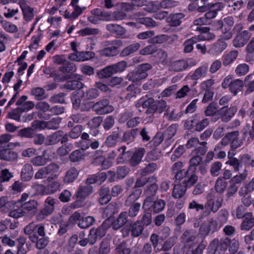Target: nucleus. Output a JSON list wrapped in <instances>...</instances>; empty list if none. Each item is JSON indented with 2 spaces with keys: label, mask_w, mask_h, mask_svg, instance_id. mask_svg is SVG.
I'll return each mask as SVG.
<instances>
[{
  "label": "nucleus",
  "mask_w": 254,
  "mask_h": 254,
  "mask_svg": "<svg viewBox=\"0 0 254 254\" xmlns=\"http://www.w3.org/2000/svg\"><path fill=\"white\" fill-rule=\"evenodd\" d=\"M24 233L29 235V240L35 244V247L38 249H44L49 243V238L46 237L45 225L41 224L36 225L30 223L24 228Z\"/></svg>",
  "instance_id": "obj_1"
},
{
  "label": "nucleus",
  "mask_w": 254,
  "mask_h": 254,
  "mask_svg": "<svg viewBox=\"0 0 254 254\" xmlns=\"http://www.w3.org/2000/svg\"><path fill=\"white\" fill-rule=\"evenodd\" d=\"M221 85L224 89L228 88L229 92L233 96H235L242 91L244 83L242 80L240 79L233 80L232 76L228 75L223 79Z\"/></svg>",
  "instance_id": "obj_2"
},
{
  "label": "nucleus",
  "mask_w": 254,
  "mask_h": 254,
  "mask_svg": "<svg viewBox=\"0 0 254 254\" xmlns=\"http://www.w3.org/2000/svg\"><path fill=\"white\" fill-rule=\"evenodd\" d=\"M215 193H209L206 196V201L204 204V210L202 215L204 217L208 216L211 212L215 213L222 206V199L215 200Z\"/></svg>",
  "instance_id": "obj_3"
},
{
  "label": "nucleus",
  "mask_w": 254,
  "mask_h": 254,
  "mask_svg": "<svg viewBox=\"0 0 254 254\" xmlns=\"http://www.w3.org/2000/svg\"><path fill=\"white\" fill-rule=\"evenodd\" d=\"M127 67L126 61H122L115 64L106 66L97 72L98 77L101 79L107 78L118 72L124 71Z\"/></svg>",
  "instance_id": "obj_4"
},
{
  "label": "nucleus",
  "mask_w": 254,
  "mask_h": 254,
  "mask_svg": "<svg viewBox=\"0 0 254 254\" xmlns=\"http://www.w3.org/2000/svg\"><path fill=\"white\" fill-rule=\"evenodd\" d=\"M152 68V66L150 64H141L127 74V78L132 82H137L145 79L148 75L147 71Z\"/></svg>",
  "instance_id": "obj_5"
},
{
  "label": "nucleus",
  "mask_w": 254,
  "mask_h": 254,
  "mask_svg": "<svg viewBox=\"0 0 254 254\" xmlns=\"http://www.w3.org/2000/svg\"><path fill=\"white\" fill-rule=\"evenodd\" d=\"M228 238L214 239L207 249V254H224L228 249Z\"/></svg>",
  "instance_id": "obj_6"
},
{
  "label": "nucleus",
  "mask_w": 254,
  "mask_h": 254,
  "mask_svg": "<svg viewBox=\"0 0 254 254\" xmlns=\"http://www.w3.org/2000/svg\"><path fill=\"white\" fill-rule=\"evenodd\" d=\"M57 200L52 196H48L45 200L44 208L37 214L36 217L39 221H42L52 214L55 210Z\"/></svg>",
  "instance_id": "obj_7"
},
{
  "label": "nucleus",
  "mask_w": 254,
  "mask_h": 254,
  "mask_svg": "<svg viewBox=\"0 0 254 254\" xmlns=\"http://www.w3.org/2000/svg\"><path fill=\"white\" fill-rule=\"evenodd\" d=\"M60 142L61 144H64L68 142L67 133L62 130H59L48 135L46 137L45 145L47 146L56 145Z\"/></svg>",
  "instance_id": "obj_8"
},
{
  "label": "nucleus",
  "mask_w": 254,
  "mask_h": 254,
  "mask_svg": "<svg viewBox=\"0 0 254 254\" xmlns=\"http://www.w3.org/2000/svg\"><path fill=\"white\" fill-rule=\"evenodd\" d=\"M237 106H223L217 111V114L223 123H228L231 120L237 112Z\"/></svg>",
  "instance_id": "obj_9"
},
{
  "label": "nucleus",
  "mask_w": 254,
  "mask_h": 254,
  "mask_svg": "<svg viewBox=\"0 0 254 254\" xmlns=\"http://www.w3.org/2000/svg\"><path fill=\"white\" fill-rule=\"evenodd\" d=\"M165 204V201L161 199L156 200H150L146 205L145 204V202H143L142 208L144 211L157 213L162 211L164 209Z\"/></svg>",
  "instance_id": "obj_10"
},
{
  "label": "nucleus",
  "mask_w": 254,
  "mask_h": 254,
  "mask_svg": "<svg viewBox=\"0 0 254 254\" xmlns=\"http://www.w3.org/2000/svg\"><path fill=\"white\" fill-rule=\"evenodd\" d=\"M92 109L98 115L108 114L114 110L113 107L110 105L109 100L107 99L97 102L93 105Z\"/></svg>",
  "instance_id": "obj_11"
},
{
  "label": "nucleus",
  "mask_w": 254,
  "mask_h": 254,
  "mask_svg": "<svg viewBox=\"0 0 254 254\" xmlns=\"http://www.w3.org/2000/svg\"><path fill=\"white\" fill-rule=\"evenodd\" d=\"M122 133V130L119 127L114 129L110 135L106 138L104 143L108 147H114L120 141Z\"/></svg>",
  "instance_id": "obj_12"
},
{
  "label": "nucleus",
  "mask_w": 254,
  "mask_h": 254,
  "mask_svg": "<svg viewBox=\"0 0 254 254\" xmlns=\"http://www.w3.org/2000/svg\"><path fill=\"white\" fill-rule=\"evenodd\" d=\"M111 250L110 241L104 239L99 248L93 247L89 250L88 254H109Z\"/></svg>",
  "instance_id": "obj_13"
},
{
  "label": "nucleus",
  "mask_w": 254,
  "mask_h": 254,
  "mask_svg": "<svg viewBox=\"0 0 254 254\" xmlns=\"http://www.w3.org/2000/svg\"><path fill=\"white\" fill-rule=\"evenodd\" d=\"M81 99L83 100V103H86L88 101L96 98L99 95L97 89L95 88H81L77 92Z\"/></svg>",
  "instance_id": "obj_14"
},
{
  "label": "nucleus",
  "mask_w": 254,
  "mask_h": 254,
  "mask_svg": "<svg viewBox=\"0 0 254 254\" xmlns=\"http://www.w3.org/2000/svg\"><path fill=\"white\" fill-rule=\"evenodd\" d=\"M209 64L207 63H204L195 69L191 74H190L191 80L197 81L198 79L204 78L208 73Z\"/></svg>",
  "instance_id": "obj_15"
},
{
  "label": "nucleus",
  "mask_w": 254,
  "mask_h": 254,
  "mask_svg": "<svg viewBox=\"0 0 254 254\" xmlns=\"http://www.w3.org/2000/svg\"><path fill=\"white\" fill-rule=\"evenodd\" d=\"M156 179L153 180L152 182H150V184L147 186V189L145 190L144 192L146 198L144 202H145L146 205L149 200H155L156 194L158 189V186L156 183Z\"/></svg>",
  "instance_id": "obj_16"
},
{
  "label": "nucleus",
  "mask_w": 254,
  "mask_h": 254,
  "mask_svg": "<svg viewBox=\"0 0 254 254\" xmlns=\"http://www.w3.org/2000/svg\"><path fill=\"white\" fill-rule=\"evenodd\" d=\"M251 37V34L245 30L237 35L233 40V46L236 48L243 47Z\"/></svg>",
  "instance_id": "obj_17"
},
{
  "label": "nucleus",
  "mask_w": 254,
  "mask_h": 254,
  "mask_svg": "<svg viewBox=\"0 0 254 254\" xmlns=\"http://www.w3.org/2000/svg\"><path fill=\"white\" fill-rule=\"evenodd\" d=\"M145 153L144 148L140 147L136 149L132 154L129 159V164L131 167H136L142 161V158Z\"/></svg>",
  "instance_id": "obj_18"
},
{
  "label": "nucleus",
  "mask_w": 254,
  "mask_h": 254,
  "mask_svg": "<svg viewBox=\"0 0 254 254\" xmlns=\"http://www.w3.org/2000/svg\"><path fill=\"white\" fill-rule=\"evenodd\" d=\"M79 171L76 168L72 167L65 173L63 181L65 184H70L74 182L79 176Z\"/></svg>",
  "instance_id": "obj_19"
},
{
  "label": "nucleus",
  "mask_w": 254,
  "mask_h": 254,
  "mask_svg": "<svg viewBox=\"0 0 254 254\" xmlns=\"http://www.w3.org/2000/svg\"><path fill=\"white\" fill-rule=\"evenodd\" d=\"M18 153L9 148L0 150V159L7 162H13L17 160Z\"/></svg>",
  "instance_id": "obj_20"
},
{
  "label": "nucleus",
  "mask_w": 254,
  "mask_h": 254,
  "mask_svg": "<svg viewBox=\"0 0 254 254\" xmlns=\"http://www.w3.org/2000/svg\"><path fill=\"white\" fill-rule=\"evenodd\" d=\"M189 66L187 61L184 60H179L171 62L169 65V70L171 71L180 72L186 70Z\"/></svg>",
  "instance_id": "obj_21"
},
{
  "label": "nucleus",
  "mask_w": 254,
  "mask_h": 254,
  "mask_svg": "<svg viewBox=\"0 0 254 254\" xmlns=\"http://www.w3.org/2000/svg\"><path fill=\"white\" fill-rule=\"evenodd\" d=\"M20 6L23 14L24 19L28 22L32 20L34 16V9L28 5L25 0L20 2Z\"/></svg>",
  "instance_id": "obj_22"
},
{
  "label": "nucleus",
  "mask_w": 254,
  "mask_h": 254,
  "mask_svg": "<svg viewBox=\"0 0 254 254\" xmlns=\"http://www.w3.org/2000/svg\"><path fill=\"white\" fill-rule=\"evenodd\" d=\"M227 44L221 40H219L211 45L208 52L212 55L216 56L222 52L227 47Z\"/></svg>",
  "instance_id": "obj_23"
},
{
  "label": "nucleus",
  "mask_w": 254,
  "mask_h": 254,
  "mask_svg": "<svg viewBox=\"0 0 254 254\" xmlns=\"http://www.w3.org/2000/svg\"><path fill=\"white\" fill-rule=\"evenodd\" d=\"M34 175L33 168L31 164H25L21 171L20 178L24 182L30 181Z\"/></svg>",
  "instance_id": "obj_24"
},
{
  "label": "nucleus",
  "mask_w": 254,
  "mask_h": 254,
  "mask_svg": "<svg viewBox=\"0 0 254 254\" xmlns=\"http://www.w3.org/2000/svg\"><path fill=\"white\" fill-rule=\"evenodd\" d=\"M129 216L127 215V212L126 211L122 212L115 220H114L112 224V227L114 230H117L123 226H124L127 222V218Z\"/></svg>",
  "instance_id": "obj_25"
},
{
  "label": "nucleus",
  "mask_w": 254,
  "mask_h": 254,
  "mask_svg": "<svg viewBox=\"0 0 254 254\" xmlns=\"http://www.w3.org/2000/svg\"><path fill=\"white\" fill-rule=\"evenodd\" d=\"M118 151L120 153L116 159L117 164H124L126 161H128L131 155L130 151H127V147L125 145L122 146L118 149Z\"/></svg>",
  "instance_id": "obj_26"
},
{
  "label": "nucleus",
  "mask_w": 254,
  "mask_h": 254,
  "mask_svg": "<svg viewBox=\"0 0 254 254\" xmlns=\"http://www.w3.org/2000/svg\"><path fill=\"white\" fill-rule=\"evenodd\" d=\"M99 203L101 205H104L108 203L111 199V195L110 194V189L107 187H102L99 190Z\"/></svg>",
  "instance_id": "obj_27"
},
{
  "label": "nucleus",
  "mask_w": 254,
  "mask_h": 254,
  "mask_svg": "<svg viewBox=\"0 0 254 254\" xmlns=\"http://www.w3.org/2000/svg\"><path fill=\"white\" fill-rule=\"evenodd\" d=\"M254 226V218L252 212L246 213L243 222L241 224V230L249 231Z\"/></svg>",
  "instance_id": "obj_28"
},
{
  "label": "nucleus",
  "mask_w": 254,
  "mask_h": 254,
  "mask_svg": "<svg viewBox=\"0 0 254 254\" xmlns=\"http://www.w3.org/2000/svg\"><path fill=\"white\" fill-rule=\"evenodd\" d=\"M185 17V14L183 13H176L171 14L169 15L166 20L171 26H179L182 23V19Z\"/></svg>",
  "instance_id": "obj_29"
},
{
  "label": "nucleus",
  "mask_w": 254,
  "mask_h": 254,
  "mask_svg": "<svg viewBox=\"0 0 254 254\" xmlns=\"http://www.w3.org/2000/svg\"><path fill=\"white\" fill-rule=\"evenodd\" d=\"M93 187L91 186H80L75 193L76 197L77 198L84 200L86 197L93 192Z\"/></svg>",
  "instance_id": "obj_30"
},
{
  "label": "nucleus",
  "mask_w": 254,
  "mask_h": 254,
  "mask_svg": "<svg viewBox=\"0 0 254 254\" xmlns=\"http://www.w3.org/2000/svg\"><path fill=\"white\" fill-rule=\"evenodd\" d=\"M106 29L108 31L116 35L118 37L123 36L127 32L125 28L116 24H108L106 25Z\"/></svg>",
  "instance_id": "obj_31"
},
{
  "label": "nucleus",
  "mask_w": 254,
  "mask_h": 254,
  "mask_svg": "<svg viewBox=\"0 0 254 254\" xmlns=\"http://www.w3.org/2000/svg\"><path fill=\"white\" fill-rule=\"evenodd\" d=\"M84 84L78 80H71L66 81L61 87L62 89H66L69 90H73L76 89L80 90L83 88Z\"/></svg>",
  "instance_id": "obj_32"
},
{
  "label": "nucleus",
  "mask_w": 254,
  "mask_h": 254,
  "mask_svg": "<svg viewBox=\"0 0 254 254\" xmlns=\"http://www.w3.org/2000/svg\"><path fill=\"white\" fill-rule=\"evenodd\" d=\"M198 41L199 38L197 36H193L186 40L182 45L183 52L186 54L191 52L194 48L193 45L196 44Z\"/></svg>",
  "instance_id": "obj_33"
},
{
  "label": "nucleus",
  "mask_w": 254,
  "mask_h": 254,
  "mask_svg": "<svg viewBox=\"0 0 254 254\" xmlns=\"http://www.w3.org/2000/svg\"><path fill=\"white\" fill-rule=\"evenodd\" d=\"M138 132V129L137 128L126 131L123 133L122 138V141L127 142V144L134 141Z\"/></svg>",
  "instance_id": "obj_34"
},
{
  "label": "nucleus",
  "mask_w": 254,
  "mask_h": 254,
  "mask_svg": "<svg viewBox=\"0 0 254 254\" xmlns=\"http://www.w3.org/2000/svg\"><path fill=\"white\" fill-rule=\"evenodd\" d=\"M195 239L196 236H195L193 231L190 230H187L185 231L181 237L182 242L185 244L186 247L190 243L191 244H194Z\"/></svg>",
  "instance_id": "obj_35"
},
{
  "label": "nucleus",
  "mask_w": 254,
  "mask_h": 254,
  "mask_svg": "<svg viewBox=\"0 0 254 254\" xmlns=\"http://www.w3.org/2000/svg\"><path fill=\"white\" fill-rule=\"evenodd\" d=\"M238 54L239 53L237 50H233L224 55L222 57L223 65L225 66L230 65L236 60Z\"/></svg>",
  "instance_id": "obj_36"
},
{
  "label": "nucleus",
  "mask_w": 254,
  "mask_h": 254,
  "mask_svg": "<svg viewBox=\"0 0 254 254\" xmlns=\"http://www.w3.org/2000/svg\"><path fill=\"white\" fill-rule=\"evenodd\" d=\"M242 138L247 143L250 144L254 140V130L247 126L242 130Z\"/></svg>",
  "instance_id": "obj_37"
},
{
  "label": "nucleus",
  "mask_w": 254,
  "mask_h": 254,
  "mask_svg": "<svg viewBox=\"0 0 254 254\" xmlns=\"http://www.w3.org/2000/svg\"><path fill=\"white\" fill-rule=\"evenodd\" d=\"M130 234L133 237L139 236L142 233L144 229L143 225L139 220H137L133 223L130 224Z\"/></svg>",
  "instance_id": "obj_38"
},
{
  "label": "nucleus",
  "mask_w": 254,
  "mask_h": 254,
  "mask_svg": "<svg viewBox=\"0 0 254 254\" xmlns=\"http://www.w3.org/2000/svg\"><path fill=\"white\" fill-rule=\"evenodd\" d=\"M167 109V104L166 102L163 100H161L154 103V105L150 108L148 112L149 113H152V114L156 112L159 114H161L165 111Z\"/></svg>",
  "instance_id": "obj_39"
},
{
  "label": "nucleus",
  "mask_w": 254,
  "mask_h": 254,
  "mask_svg": "<svg viewBox=\"0 0 254 254\" xmlns=\"http://www.w3.org/2000/svg\"><path fill=\"white\" fill-rule=\"evenodd\" d=\"M71 101L73 107L75 109H78L80 107L82 111H88L89 110V107H86V103H83V100L81 99L79 95H74L71 97Z\"/></svg>",
  "instance_id": "obj_40"
},
{
  "label": "nucleus",
  "mask_w": 254,
  "mask_h": 254,
  "mask_svg": "<svg viewBox=\"0 0 254 254\" xmlns=\"http://www.w3.org/2000/svg\"><path fill=\"white\" fill-rule=\"evenodd\" d=\"M187 190L186 187L182 184L175 185L173 189L172 196L175 199H181L186 193Z\"/></svg>",
  "instance_id": "obj_41"
},
{
  "label": "nucleus",
  "mask_w": 254,
  "mask_h": 254,
  "mask_svg": "<svg viewBox=\"0 0 254 254\" xmlns=\"http://www.w3.org/2000/svg\"><path fill=\"white\" fill-rule=\"evenodd\" d=\"M72 7L73 8V11L72 12L66 10L64 11V17L70 21H73L82 13V9L79 6H75V7Z\"/></svg>",
  "instance_id": "obj_42"
},
{
  "label": "nucleus",
  "mask_w": 254,
  "mask_h": 254,
  "mask_svg": "<svg viewBox=\"0 0 254 254\" xmlns=\"http://www.w3.org/2000/svg\"><path fill=\"white\" fill-rule=\"evenodd\" d=\"M70 121L67 123L68 127H72L73 126V123H82L87 121L88 119L87 116L83 114H76L70 116L69 117Z\"/></svg>",
  "instance_id": "obj_43"
},
{
  "label": "nucleus",
  "mask_w": 254,
  "mask_h": 254,
  "mask_svg": "<svg viewBox=\"0 0 254 254\" xmlns=\"http://www.w3.org/2000/svg\"><path fill=\"white\" fill-rule=\"evenodd\" d=\"M140 47L139 43H134L123 49L120 53L121 57H126L137 51Z\"/></svg>",
  "instance_id": "obj_44"
},
{
  "label": "nucleus",
  "mask_w": 254,
  "mask_h": 254,
  "mask_svg": "<svg viewBox=\"0 0 254 254\" xmlns=\"http://www.w3.org/2000/svg\"><path fill=\"white\" fill-rule=\"evenodd\" d=\"M200 119V116L199 114H194L191 118H189L185 121L184 127L188 130H192L195 127V125Z\"/></svg>",
  "instance_id": "obj_45"
},
{
  "label": "nucleus",
  "mask_w": 254,
  "mask_h": 254,
  "mask_svg": "<svg viewBox=\"0 0 254 254\" xmlns=\"http://www.w3.org/2000/svg\"><path fill=\"white\" fill-rule=\"evenodd\" d=\"M254 191V177L243 187H241L238 193L239 195H247Z\"/></svg>",
  "instance_id": "obj_46"
},
{
  "label": "nucleus",
  "mask_w": 254,
  "mask_h": 254,
  "mask_svg": "<svg viewBox=\"0 0 254 254\" xmlns=\"http://www.w3.org/2000/svg\"><path fill=\"white\" fill-rule=\"evenodd\" d=\"M145 165V167L140 170V175L142 177L153 173L158 168V165L154 162H149Z\"/></svg>",
  "instance_id": "obj_47"
},
{
  "label": "nucleus",
  "mask_w": 254,
  "mask_h": 254,
  "mask_svg": "<svg viewBox=\"0 0 254 254\" xmlns=\"http://www.w3.org/2000/svg\"><path fill=\"white\" fill-rule=\"evenodd\" d=\"M48 175H50L51 177H49V179H55L58 178V176L56 174L59 171L60 166L55 163H50L46 167Z\"/></svg>",
  "instance_id": "obj_48"
},
{
  "label": "nucleus",
  "mask_w": 254,
  "mask_h": 254,
  "mask_svg": "<svg viewBox=\"0 0 254 254\" xmlns=\"http://www.w3.org/2000/svg\"><path fill=\"white\" fill-rule=\"evenodd\" d=\"M139 93H140V89L134 85L130 84L126 88L125 98L129 100L131 98L135 97Z\"/></svg>",
  "instance_id": "obj_49"
},
{
  "label": "nucleus",
  "mask_w": 254,
  "mask_h": 254,
  "mask_svg": "<svg viewBox=\"0 0 254 254\" xmlns=\"http://www.w3.org/2000/svg\"><path fill=\"white\" fill-rule=\"evenodd\" d=\"M198 177L195 175V172L190 171L183 182V185L186 188H190L194 185L197 181Z\"/></svg>",
  "instance_id": "obj_50"
},
{
  "label": "nucleus",
  "mask_w": 254,
  "mask_h": 254,
  "mask_svg": "<svg viewBox=\"0 0 254 254\" xmlns=\"http://www.w3.org/2000/svg\"><path fill=\"white\" fill-rule=\"evenodd\" d=\"M31 95L34 96L37 100H42L47 98V95L45 90L41 87H35L32 89L31 91Z\"/></svg>",
  "instance_id": "obj_51"
},
{
  "label": "nucleus",
  "mask_w": 254,
  "mask_h": 254,
  "mask_svg": "<svg viewBox=\"0 0 254 254\" xmlns=\"http://www.w3.org/2000/svg\"><path fill=\"white\" fill-rule=\"evenodd\" d=\"M35 131L31 127H24L17 131V135L20 137L31 139L34 136Z\"/></svg>",
  "instance_id": "obj_52"
},
{
  "label": "nucleus",
  "mask_w": 254,
  "mask_h": 254,
  "mask_svg": "<svg viewBox=\"0 0 254 254\" xmlns=\"http://www.w3.org/2000/svg\"><path fill=\"white\" fill-rule=\"evenodd\" d=\"M95 221V219L93 217L88 216L82 218L77 223V225L81 229H86L92 225Z\"/></svg>",
  "instance_id": "obj_53"
},
{
  "label": "nucleus",
  "mask_w": 254,
  "mask_h": 254,
  "mask_svg": "<svg viewBox=\"0 0 254 254\" xmlns=\"http://www.w3.org/2000/svg\"><path fill=\"white\" fill-rule=\"evenodd\" d=\"M226 164L232 167L234 172H239L243 167L242 156L240 159L233 158L231 159V160H228L226 162Z\"/></svg>",
  "instance_id": "obj_54"
},
{
  "label": "nucleus",
  "mask_w": 254,
  "mask_h": 254,
  "mask_svg": "<svg viewBox=\"0 0 254 254\" xmlns=\"http://www.w3.org/2000/svg\"><path fill=\"white\" fill-rule=\"evenodd\" d=\"M205 246L203 245H196L194 243L189 245L186 254H202Z\"/></svg>",
  "instance_id": "obj_55"
},
{
  "label": "nucleus",
  "mask_w": 254,
  "mask_h": 254,
  "mask_svg": "<svg viewBox=\"0 0 254 254\" xmlns=\"http://www.w3.org/2000/svg\"><path fill=\"white\" fill-rule=\"evenodd\" d=\"M227 183L222 177H219L216 180L214 188L216 192L222 194L225 190Z\"/></svg>",
  "instance_id": "obj_56"
},
{
  "label": "nucleus",
  "mask_w": 254,
  "mask_h": 254,
  "mask_svg": "<svg viewBox=\"0 0 254 254\" xmlns=\"http://www.w3.org/2000/svg\"><path fill=\"white\" fill-rule=\"evenodd\" d=\"M229 212L228 210L223 208L221 209L217 214V219L220 226H223L228 222L229 217Z\"/></svg>",
  "instance_id": "obj_57"
},
{
  "label": "nucleus",
  "mask_w": 254,
  "mask_h": 254,
  "mask_svg": "<svg viewBox=\"0 0 254 254\" xmlns=\"http://www.w3.org/2000/svg\"><path fill=\"white\" fill-rule=\"evenodd\" d=\"M59 70L64 73H71L76 71V67L74 64L67 61L63 65L59 68Z\"/></svg>",
  "instance_id": "obj_58"
},
{
  "label": "nucleus",
  "mask_w": 254,
  "mask_h": 254,
  "mask_svg": "<svg viewBox=\"0 0 254 254\" xmlns=\"http://www.w3.org/2000/svg\"><path fill=\"white\" fill-rule=\"evenodd\" d=\"M85 154L80 150L76 149L72 151L69 155V160L72 162H77L84 159Z\"/></svg>",
  "instance_id": "obj_59"
},
{
  "label": "nucleus",
  "mask_w": 254,
  "mask_h": 254,
  "mask_svg": "<svg viewBox=\"0 0 254 254\" xmlns=\"http://www.w3.org/2000/svg\"><path fill=\"white\" fill-rule=\"evenodd\" d=\"M177 239L176 236H172L169 238L162 244L161 248L159 250V251L165 252L169 251L176 244Z\"/></svg>",
  "instance_id": "obj_60"
},
{
  "label": "nucleus",
  "mask_w": 254,
  "mask_h": 254,
  "mask_svg": "<svg viewBox=\"0 0 254 254\" xmlns=\"http://www.w3.org/2000/svg\"><path fill=\"white\" fill-rule=\"evenodd\" d=\"M202 161V157H199L198 155H195L192 157L189 161L190 166L189 171L195 172L196 167L200 165Z\"/></svg>",
  "instance_id": "obj_61"
},
{
  "label": "nucleus",
  "mask_w": 254,
  "mask_h": 254,
  "mask_svg": "<svg viewBox=\"0 0 254 254\" xmlns=\"http://www.w3.org/2000/svg\"><path fill=\"white\" fill-rule=\"evenodd\" d=\"M222 164L219 161H216L211 164L210 167V173L212 176H218L221 170Z\"/></svg>",
  "instance_id": "obj_62"
},
{
  "label": "nucleus",
  "mask_w": 254,
  "mask_h": 254,
  "mask_svg": "<svg viewBox=\"0 0 254 254\" xmlns=\"http://www.w3.org/2000/svg\"><path fill=\"white\" fill-rule=\"evenodd\" d=\"M228 248L230 254H235L238 252L240 247V243L235 239L230 240L228 238Z\"/></svg>",
  "instance_id": "obj_63"
},
{
  "label": "nucleus",
  "mask_w": 254,
  "mask_h": 254,
  "mask_svg": "<svg viewBox=\"0 0 254 254\" xmlns=\"http://www.w3.org/2000/svg\"><path fill=\"white\" fill-rule=\"evenodd\" d=\"M249 65L245 63L238 64L235 70V72L238 76L245 75L249 71Z\"/></svg>",
  "instance_id": "obj_64"
}]
</instances>
